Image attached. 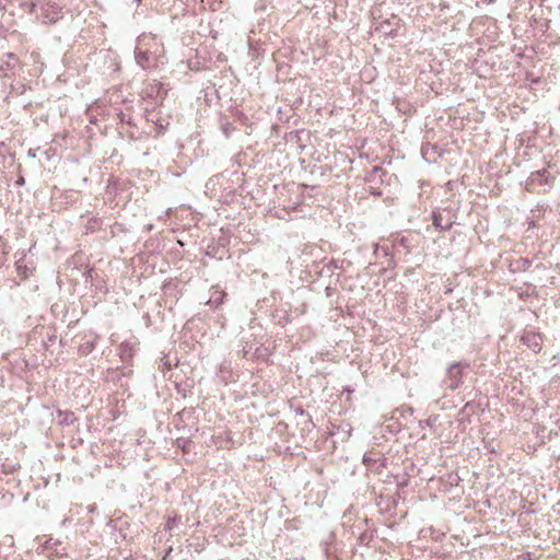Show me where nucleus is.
<instances>
[{"mask_svg":"<svg viewBox=\"0 0 560 560\" xmlns=\"http://www.w3.org/2000/svg\"><path fill=\"white\" fill-rule=\"evenodd\" d=\"M174 522H175L174 520H168L167 525H166L167 529H172Z\"/></svg>","mask_w":560,"mask_h":560,"instance_id":"423d86ee","label":"nucleus"},{"mask_svg":"<svg viewBox=\"0 0 560 560\" xmlns=\"http://www.w3.org/2000/svg\"><path fill=\"white\" fill-rule=\"evenodd\" d=\"M433 224H434L435 226L441 228V229H445V228H447V226H450V225H451V223H448V224H446V225H443V224H442V222H441V220H440V214H439V213H434V214H433Z\"/></svg>","mask_w":560,"mask_h":560,"instance_id":"20e7f679","label":"nucleus"},{"mask_svg":"<svg viewBox=\"0 0 560 560\" xmlns=\"http://www.w3.org/2000/svg\"><path fill=\"white\" fill-rule=\"evenodd\" d=\"M223 298H224V293L219 291V290H214L212 292V295L210 296L209 301H208V304H212V305H220L223 301Z\"/></svg>","mask_w":560,"mask_h":560,"instance_id":"f03ea898","label":"nucleus"},{"mask_svg":"<svg viewBox=\"0 0 560 560\" xmlns=\"http://www.w3.org/2000/svg\"><path fill=\"white\" fill-rule=\"evenodd\" d=\"M28 155L35 158V153H33L32 150L28 152Z\"/></svg>","mask_w":560,"mask_h":560,"instance_id":"1a4fd4ad","label":"nucleus"},{"mask_svg":"<svg viewBox=\"0 0 560 560\" xmlns=\"http://www.w3.org/2000/svg\"><path fill=\"white\" fill-rule=\"evenodd\" d=\"M452 388H455L457 386V382H452L450 385Z\"/></svg>","mask_w":560,"mask_h":560,"instance_id":"6e6552de","label":"nucleus"},{"mask_svg":"<svg viewBox=\"0 0 560 560\" xmlns=\"http://www.w3.org/2000/svg\"><path fill=\"white\" fill-rule=\"evenodd\" d=\"M47 19L48 22H55L59 19V12H55V15L49 18V16H45Z\"/></svg>","mask_w":560,"mask_h":560,"instance_id":"39448f33","label":"nucleus"},{"mask_svg":"<svg viewBox=\"0 0 560 560\" xmlns=\"http://www.w3.org/2000/svg\"><path fill=\"white\" fill-rule=\"evenodd\" d=\"M448 373H450V375H452L454 377H459L462 374L460 365L457 363L451 364L448 368Z\"/></svg>","mask_w":560,"mask_h":560,"instance_id":"7ed1b4c3","label":"nucleus"},{"mask_svg":"<svg viewBox=\"0 0 560 560\" xmlns=\"http://www.w3.org/2000/svg\"><path fill=\"white\" fill-rule=\"evenodd\" d=\"M517 560H528V556H520Z\"/></svg>","mask_w":560,"mask_h":560,"instance_id":"0eeeda50","label":"nucleus"},{"mask_svg":"<svg viewBox=\"0 0 560 560\" xmlns=\"http://www.w3.org/2000/svg\"><path fill=\"white\" fill-rule=\"evenodd\" d=\"M521 341L534 353H537L541 350L542 337L534 329H525L521 337Z\"/></svg>","mask_w":560,"mask_h":560,"instance_id":"f257e3e1","label":"nucleus"}]
</instances>
